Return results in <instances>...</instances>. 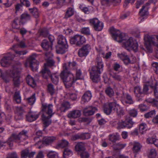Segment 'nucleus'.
<instances>
[{"label": "nucleus", "instance_id": "nucleus-27", "mask_svg": "<svg viewBox=\"0 0 158 158\" xmlns=\"http://www.w3.org/2000/svg\"><path fill=\"white\" fill-rule=\"evenodd\" d=\"M118 56L126 65L128 64L129 57L126 53L123 52L121 54H118Z\"/></svg>", "mask_w": 158, "mask_h": 158}, {"label": "nucleus", "instance_id": "nucleus-47", "mask_svg": "<svg viewBox=\"0 0 158 158\" xmlns=\"http://www.w3.org/2000/svg\"><path fill=\"white\" fill-rule=\"evenodd\" d=\"M110 75L115 80L117 81H120L122 79V77L118 73H110Z\"/></svg>", "mask_w": 158, "mask_h": 158}, {"label": "nucleus", "instance_id": "nucleus-52", "mask_svg": "<svg viewBox=\"0 0 158 158\" xmlns=\"http://www.w3.org/2000/svg\"><path fill=\"white\" fill-rule=\"evenodd\" d=\"M116 145L117 147H115V146L114 145L113 146V148L114 150H118L125 147L126 146V144H122L121 143H117Z\"/></svg>", "mask_w": 158, "mask_h": 158}, {"label": "nucleus", "instance_id": "nucleus-2", "mask_svg": "<svg viewBox=\"0 0 158 158\" xmlns=\"http://www.w3.org/2000/svg\"><path fill=\"white\" fill-rule=\"evenodd\" d=\"M5 75H8L6 77H4L3 79L6 82H8L10 78L13 79V83L16 87H18L20 84L19 74L17 65L13 67L11 70L8 71Z\"/></svg>", "mask_w": 158, "mask_h": 158}, {"label": "nucleus", "instance_id": "nucleus-35", "mask_svg": "<svg viewBox=\"0 0 158 158\" xmlns=\"http://www.w3.org/2000/svg\"><path fill=\"white\" fill-rule=\"evenodd\" d=\"M74 10L72 7L68 8L65 13L64 18L67 19L73 15Z\"/></svg>", "mask_w": 158, "mask_h": 158}, {"label": "nucleus", "instance_id": "nucleus-61", "mask_svg": "<svg viewBox=\"0 0 158 158\" xmlns=\"http://www.w3.org/2000/svg\"><path fill=\"white\" fill-rule=\"evenodd\" d=\"M81 139H88L90 138V135L88 133H82L80 134Z\"/></svg>", "mask_w": 158, "mask_h": 158}, {"label": "nucleus", "instance_id": "nucleus-60", "mask_svg": "<svg viewBox=\"0 0 158 158\" xmlns=\"http://www.w3.org/2000/svg\"><path fill=\"white\" fill-rule=\"evenodd\" d=\"M139 108L141 111H144L148 110L149 108L148 106L143 104H140Z\"/></svg>", "mask_w": 158, "mask_h": 158}, {"label": "nucleus", "instance_id": "nucleus-53", "mask_svg": "<svg viewBox=\"0 0 158 158\" xmlns=\"http://www.w3.org/2000/svg\"><path fill=\"white\" fill-rule=\"evenodd\" d=\"M146 124L144 123H142L140 125L139 127V130L141 134H144V133L146 130Z\"/></svg>", "mask_w": 158, "mask_h": 158}, {"label": "nucleus", "instance_id": "nucleus-48", "mask_svg": "<svg viewBox=\"0 0 158 158\" xmlns=\"http://www.w3.org/2000/svg\"><path fill=\"white\" fill-rule=\"evenodd\" d=\"M24 112L23 108L21 106L17 107L16 108V113L17 115L22 116Z\"/></svg>", "mask_w": 158, "mask_h": 158}, {"label": "nucleus", "instance_id": "nucleus-14", "mask_svg": "<svg viewBox=\"0 0 158 158\" xmlns=\"http://www.w3.org/2000/svg\"><path fill=\"white\" fill-rule=\"evenodd\" d=\"M89 22L96 31H101L103 28V23L96 18L90 19Z\"/></svg>", "mask_w": 158, "mask_h": 158}, {"label": "nucleus", "instance_id": "nucleus-40", "mask_svg": "<svg viewBox=\"0 0 158 158\" xmlns=\"http://www.w3.org/2000/svg\"><path fill=\"white\" fill-rule=\"evenodd\" d=\"M76 79L82 80L84 79V77L82 74V72L80 69H77L76 71Z\"/></svg>", "mask_w": 158, "mask_h": 158}, {"label": "nucleus", "instance_id": "nucleus-11", "mask_svg": "<svg viewBox=\"0 0 158 158\" xmlns=\"http://www.w3.org/2000/svg\"><path fill=\"white\" fill-rule=\"evenodd\" d=\"M86 42L85 38L82 36L77 35L70 40V43L71 44H75L77 46H80Z\"/></svg>", "mask_w": 158, "mask_h": 158}, {"label": "nucleus", "instance_id": "nucleus-1", "mask_svg": "<svg viewBox=\"0 0 158 158\" xmlns=\"http://www.w3.org/2000/svg\"><path fill=\"white\" fill-rule=\"evenodd\" d=\"M103 64L101 60L97 61V65L92 68L90 73V77L94 82L98 83L100 82V75L103 70Z\"/></svg>", "mask_w": 158, "mask_h": 158}, {"label": "nucleus", "instance_id": "nucleus-49", "mask_svg": "<svg viewBox=\"0 0 158 158\" xmlns=\"http://www.w3.org/2000/svg\"><path fill=\"white\" fill-rule=\"evenodd\" d=\"M81 33L85 35H89L90 34V31L89 27H84L81 30Z\"/></svg>", "mask_w": 158, "mask_h": 158}, {"label": "nucleus", "instance_id": "nucleus-28", "mask_svg": "<svg viewBox=\"0 0 158 158\" xmlns=\"http://www.w3.org/2000/svg\"><path fill=\"white\" fill-rule=\"evenodd\" d=\"M150 5V3L147 2L141 9L139 12L140 15L142 16H143L148 14V6Z\"/></svg>", "mask_w": 158, "mask_h": 158}, {"label": "nucleus", "instance_id": "nucleus-7", "mask_svg": "<svg viewBox=\"0 0 158 158\" xmlns=\"http://www.w3.org/2000/svg\"><path fill=\"white\" fill-rule=\"evenodd\" d=\"M110 31L114 40L118 42H122L123 43L126 37L124 33H121L119 30L115 29L113 27L110 28Z\"/></svg>", "mask_w": 158, "mask_h": 158}, {"label": "nucleus", "instance_id": "nucleus-3", "mask_svg": "<svg viewBox=\"0 0 158 158\" xmlns=\"http://www.w3.org/2000/svg\"><path fill=\"white\" fill-rule=\"evenodd\" d=\"M58 45L56 47L58 53L63 54L68 51V45L66 38L62 35H59L57 38Z\"/></svg>", "mask_w": 158, "mask_h": 158}, {"label": "nucleus", "instance_id": "nucleus-23", "mask_svg": "<svg viewBox=\"0 0 158 158\" xmlns=\"http://www.w3.org/2000/svg\"><path fill=\"white\" fill-rule=\"evenodd\" d=\"M92 94L90 91H86L82 97L81 102L84 104L88 102L92 97Z\"/></svg>", "mask_w": 158, "mask_h": 158}, {"label": "nucleus", "instance_id": "nucleus-33", "mask_svg": "<svg viewBox=\"0 0 158 158\" xmlns=\"http://www.w3.org/2000/svg\"><path fill=\"white\" fill-rule=\"evenodd\" d=\"M56 138L54 136L46 137L44 138L43 143L49 144L52 143L56 140Z\"/></svg>", "mask_w": 158, "mask_h": 158}, {"label": "nucleus", "instance_id": "nucleus-22", "mask_svg": "<svg viewBox=\"0 0 158 158\" xmlns=\"http://www.w3.org/2000/svg\"><path fill=\"white\" fill-rule=\"evenodd\" d=\"M121 0H101V3L102 6H107L111 4L114 5L119 3Z\"/></svg>", "mask_w": 158, "mask_h": 158}, {"label": "nucleus", "instance_id": "nucleus-26", "mask_svg": "<svg viewBox=\"0 0 158 158\" xmlns=\"http://www.w3.org/2000/svg\"><path fill=\"white\" fill-rule=\"evenodd\" d=\"M27 84L33 88L36 86V83L34 79L30 75H28L26 78Z\"/></svg>", "mask_w": 158, "mask_h": 158}, {"label": "nucleus", "instance_id": "nucleus-56", "mask_svg": "<svg viewBox=\"0 0 158 158\" xmlns=\"http://www.w3.org/2000/svg\"><path fill=\"white\" fill-rule=\"evenodd\" d=\"M48 90L49 93L51 95H53L54 93V89L53 85L51 84H49L48 86Z\"/></svg>", "mask_w": 158, "mask_h": 158}, {"label": "nucleus", "instance_id": "nucleus-64", "mask_svg": "<svg viewBox=\"0 0 158 158\" xmlns=\"http://www.w3.org/2000/svg\"><path fill=\"white\" fill-rule=\"evenodd\" d=\"M7 158H18V156L16 152H13L9 153L7 156Z\"/></svg>", "mask_w": 158, "mask_h": 158}, {"label": "nucleus", "instance_id": "nucleus-59", "mask_svg": "<svg viewBox=\"0 0 158 158\" xmlns=\"http://www.w3.org/2000/svg\"><path fill=\"white\" fill-rule=\"evenodd\" d=\"M55 62L54 61L52 60H49L47 61V63L44 64V68L43 69H44L45 67H46V68L48 69L47 68V66H52L54 64Z\"/></svg>", "mask_w": 158, "mask_h": 158}, {"label": "nucleus", "instance_id": "nucleus-5", "mask_svg": "<svg viewBox=\"0 0 158 158\" xmlns=\"http://www.w3.org/2000/svg\"><path fill=\"white\" fill-rule=\"evenodd\" d=\"M123 46L127 50L130 51L133 50L135 52L138 51V44L137 41L132 37L128 39L126 37L123 41Z\"/></svg>", "mask_w": 158, "mask_h": 158}, {"label": "nucleus", "instance_id": "nucleus-20", "mask_svg": "<svg viewBox=\"0 0 158 158\" xmlns=\"http://www.w3.org/2000/svg\"><path fill=\"white\" fill-rule=\"evenodd\" d=\"M39 116V114L36 112H30L26 115L27 120L31 122L36 120Z\"/></svg>", "mask_w": 158, "mask_h": 158}, {"label": "nucleus", "instance_id": "nucleus-13", "mask_svg": "<svg viewBox=\"0 0 158 158\" xmlns=\"http://www.w3.org/2000/svg\"><path fill=\"white\" fill-rule=\"evenodd\" d=\"M76 63L75 62H68L63 64V70L60 74H65L71 73L70 71L76 68Z\"/></svg>", "mask_w": 158, "mask_h": 158}, {"label": "nucleus", "instance_id": "nucleus-25", "mask_svg": "<svg viewBox=\"0 0 158 158\" xmlns=\"http://www.w3.org/2000/svg\"><path fill=\"white\" fill-rule=\"evenodd\" d=\"M134 92L135 96L138 98V101L142 100V98L141 97V95L143 94L142 92L141 91V88L139 86H135L134 88Z\"/></svg>", "mask_w": 158, "mask_h": 158}, {"label": "nucleus", "instance_id": "nucleus-15", "mask_svg": "<svg viewBox=\"0 0 158 158\" xmlns=\"http://www.w3.org/2000/svg\"><path fill=\"white\" fill-rule=\"evenodd\" d=\"M90 45L88 44L84 45L78 51V55L80 57L86 56L90 51Z\"/></svg>", "mask_w": 158, "mask_h": 158}, {"label": "nucleus", "instance_id": "nucleus-6", "mask_svg": "<svg viewBox=\"0 0 158 158\" xmlns=\"http://www.w3.org/2000/svg\"><path fill=\"white\" fill-rule=\"evenodd\" d=\"M60 77L62 80L65 87L69 88L76 81L74 75L72 73L60 74Z\"/></svg>", "mask_w": 158, "mask_h": 158}, {"label": "nucleus", "instance_id": "nucleus-46", "mask_svg": "<svg viewBox=\"0 0 158 158\" xmlns=\"http://www.w3.org/2000/svg\"><path fill=\"white\" fill-rule=\"evenodd\" d=\"M35 94H34L30 98L27 99L28 102L30 105H32L35 101Z\"/></svg>", "mask_w": 158, "mask_h": 158}, {"label": "nucleus", "instance_id": "nucleus-10", "mask_svg": "<svg viewBox=\"0 0 158 158\" xmlns=\"http://www.w3.org/2000/svg\"><path fill=\"white\" fill-rule=\"evenodd\" d=\"M27 131L23 130L20 132L18 135L13 134L11 138L16 142H21L27 139L28 138Z\"/></svg>", "mask_w": 158, "mask_h": 158}, {"label": "nucleus", "instance_id": "nucleus-42", "mask_svg": "<svg viewBox=\"0 0 158 158\" xmlns=\"http://www.w3.org/2000/svg\"><path fill=\"white\" fill-rule=\"evenodd\" d=\"M134 123L132 121V119H129L125 121V127L128 128H131L134 124Z\"/></svg>", "mask_w": 158, "mask_h": 158}, {"label": "nucleus", "instance_id": "nucleus-17", "mask_svg": "<svg viewBox=\"0 0 158 158\" xmlns=\"http://www.w3.org/2000/svg\"><path fill=\"white\" fill-rule=\"evenodd\" d=\"M119 105L117 104L116 101L109 103V108H104V110L105 113L107 114H109L113 110H116L118 106Z\"/></svg>", "mask_w": 158, "mask_h": 158}, {"label": "nucleus", "instance_id": "nucleus-29", "mask_svg": "<svg viewBox=\"0 0 158 158\" xmlns=\"http://www.w3.org/2000/svg\"><path fill=\"white\" fill-rule=\"evenodd\" d=\"M132 143L133 146V150L134 152L137 153L140 151L142 146L139 142L135 141Z\"/></svg>", "mask_w": 158, "mask_h": 158}, {"label": "nucleus", "instance_id": "nucleus-12", "mask_svg": "<svg viewBox=\"0 0 158 158\" xmlns=\"http://www.w3.org/2000/svg\"><path fill=\"white\" fill-rule=\"evenodd\" d=\"M36 57V54H33L28 59L30 67L33 71L37 70L39 64V62L35 59Z\"/></svg>", "mask_w": 158, "mask_h": 158}, {"label": "nucleus", "instance_id": "nucleus-32", "mask_svg": "<svg viewBox=\"0 0 158 158\" xmlns=\"http://www.w3.org/2000/svg\"><path fill=\"white\" fill-rule=\"evenodd\" d=\"M49 116H46L44 114L42 115V120L44 126L46 127H48L51 123V121L50 119Z\"/></svg>", "mask_w": 158, "mask_h": 158}, {"label": "nucleus", "instance_id": "nucleus-39", "mask_svg": "<svg viewBox=\"0 0 158 158\" xmlns=\"http://www.w3.org/2000/svg\"><path fill=\"white\" fill-rule=\"evenodd\" d=\"M29 10L35 18H37L39 17V13L37 8L34 7L33 8H29Z\"/></svg>", "mask_w": 158, "mask_h": 158}, {"label": "nucleus", "instance_id": "nucleus-9", "mask_svg": "<svg viewBox=\"0 0 158 158\" xmlns=\"http://www.w3.org/2000/svg\"><path fill=\"white\" fill-rule=\"evenodd\" d=\"M15 56L9 53L5 56L1 60L0 63L2 66L3 67L9 66L11 61L14 59Z\"/></svg>", "mask_w": 158, "mask_h": 158}, {"label": "nucleus", "instance_id": "nucleus-4", "mask_svg": "<svg viewBox=\"0 0 158 158\" xmlns=\"http://www.w3.org/2000/svg\"><path fill=\"white\" fill-rule=\"evenodd\" d=\"M144 39L146 48L149 52H152V45L158 46V35L152 36L147 35L145 36Z\"/></svg>", "mask_w": 158, "mask_h": 158}, {"label": "nucleus", "instance_id": "nucleus-50", "mask_svg": "<svg viewBox=\"0 0 158 158\" xmlns=\"http://www.w3.org/2000/svg\"><path fill=\"white\" fill-rule=\"evenodd\" d=\"M105 92L110 97H112L114 94L113 90L110 87L107 88L105 90Z\"/></svg>", "mask_w": 158, "mask_h": 158}, {"label": "nucleus", "instance_id": "nucleus-21", "mask_svg": "<svg viewBox=\"0 0 158 158\" xmlns=\"http://www.w3.org/2000/svg\"><path fill=\"white\" fill-rule=\"evenodd\" d=\"M148 84L150 87L154 90V94L155 97L158 99V91L156 89L157 82L155 80H151L148 82Z\"/></svg>", "mask_w": 158, "mask_h": 158}, {"label": "nucleus", "instance_id": "nucleus-43", "mask_svg": "<svg viewBox=\"0 0 158 158\" xmlns=\"http://www.w3.org/2000/svg\"><path fill=\"white\" fill-rule=\"evenodd\" d=\"M69 144L68 142L66 140H62L58 144V146L60 148H64L67 147Z\"/></svg>", "mask_w": 158, "mask_h": 158}, {"label": "nucleus", "instance_id": "nucleus-62", "mask_svg": "<svg viewBox=\"0 0 158 158\" xmlns=\"http://www.w3.org/2000/svg\"><path fill=\"white\" fill-rule=\"evenodd\" d=\"M80 155L81 158H89V153L85 150L81 152Z\"/></svg>", "mask_w": 158, "mask_h": 158}, {"label": "nucleus", "instance_id": "nucleus-8", "mask_svg": "<svg viewBox=\"0 0 158 158\" xmlns=\"http://www.w3.org/2000/svg\"><path fill=\"white\" fill-rule=\"evenodd\" d=\"M40 73H41L43 77L45 79H47L48 77L51 78L53 82L57 84L59 81V77L58 76L55 75H52L51 72L45 66L44 69H42Z\"/></svg>", "mask_w": 158, "mask_h": 158}, {"label": "nucleus", "instance_id": "nucleus-34", "mask_svg": "<svg viewBox=\"0 0 158 158\" xmlns=\"http://www.w3.org/2000/svg\"><path fill=\"white\" fill-rule=\"evenodd\" d=\"M108 137L109 140L113 143L119 139V135L117 134H110Z\"/></svg>", "mask_w": 158, "mask_h": 158}, {"label": "nucleus", "instance_id": "nucleus-63", "mask_svg": "<svg viewBox=\"0 0 158 158\" xmlns=\"http://www.w3.org/2000/svg\"><path fill=\"white\" fill-rule=\"evenodd\" d=\"M80 8L85 14H88L89 13V11L88 7H84L83 5H80Z\"/></svg>", "mask_w": 158, "mask_h": 158}, {"label": "nucleus", "instance_id": "nucleus-58", "mask_svg": "<svg viewBox=\"0 0 158 158\" xmlns=\"http://www.w3.org/2000/svg\"><path fill=\"white\" fill-rule=\"evenodd\" d=\"M13 28L15 29H18L20 28V24L18 23V19H15L12 23Z\"/></svg>", "mask_w": 158, "mask_h": 158}, {"label": "nucleus", "instance_id": "nucleus-51", "mask_svg": "<svg viewBox=\"0 0 158 158\" xmlns=\"http://www.w3.org/2000/svg\"><path fill=\"white\" fill-rule=\"evenodd\" d=\"M129 114L130 116L135 117L138 114L137 110L135 109H132L129 111Z\"/></svg>", "mask_w": 158, "mask_h": 158}, {"label": "nucleus", "instance_id": "nucleus-57", "mask_svg": "<svg viewBox=\"0 0 158 158\" xmlns=\"http://www.w3.org/2000/svg\"><path fill=\"white\" fill-rule=\"evenodd\" d=\"M156 114V111L155 110L151 111L150 112H148L144 115V117L146 118H148L151 117Z\"/></svg>", "mask_w": 158, "mask_h": 158}, {"label": "nucleus", "instance_id": "nucleus-30", "mask_svg": "<svg viewBox=\"0 0 158 158\" xmlns=\"http://www.w3.org/2000/svg\"><path fill=\"white\" fill-rule=\"evenodd\" d=\"M157 154L156 151L154 148L149 149L147 152V156L149 158H155Z\"/></svg>", "mask_w": 158, "mask_h": 158}, {"label": "nucleus", "instance_id": "nucleus-55", "mask_svg": "<svg viewBox=\"0 0 158 158\" xmlns=\"http://www.w3.org/2000/svg\"><path fill=\"white\" fill-rule=\"evenodd\" d=\"M118 126L117 128L118 129L123 128L125 127V121L122 120L119 121L117 123Z\"/></svg>", "mask_w": 158, "mask_h": 158}, {"label": "nucleus", "instance_id": "nucleus-54", "mask_svg": "<svg viewBox=\"0 0 158 158\" xmlns=\"http://www.w3.org/2000/svg\"><path fill=\"white\" fill-rule=\"evenodd\" d=\"M27 153H28V148H27L22 150L21 153V157L22 158H27Z\"/></svg>", "mask_w": 158, "mask_h": 158}, {"label": "nucleus", "instance_id": "nucleus-44", "mask_svg": "<svg viewBox=\"0 0 158 158\" xmlns=\"http://www.w3.org/2000/svg\"><path fill=\"white\" fill-rule=\"evenodd\" d=\"M73 153L72 151L69 149L68 148H65L63 152V157L66 158L69 156L72 155Z\"/></svg>", "mask_w": 158, "mask_h": 158}, {"label": "nucleus", "instance_id": "nucleus-45", "mask_svg": "<svg viewBox=\"0 0 158 158\" xmlns=\"http://www.w3.org/2000/svg\"><path fill=\"white\" fill-rule=\"evenodd\" d=\"M115 110L116 111L117 114L118 116H121L124 115V111L123 108L119 106H118Z\"/></svg>", "mask_w": 158, "mask_h": 158}, {"label": "nucleus", "instance_id": "nucleus-41", "mask_svg": "<svg viewBox=\"0 0 158 158\" xmlns=\"http://www.w3.org/2000/svg\"><path fill=\"white\" fill-rule=\"evenodd\" d=\"M14 100L17 103H20L21 102V98L20 95V92L19 91H16L14 95Z\"/></svg>", "mask_w": 158, "mask_h": 158}, {"label": "nucleus", "instance_id": "nucleus-37", "mask_svg": "<svg viewBox=\"0 0 158 158\" xmlns=\"http://www.w3.org/2000/svg\"><path fill=\"white\" fill-rule=\"evenodd\" d=\"M75 149L76 151L82 152L85 150V144L82 142H79L78 143L75 147Z\"/></svg>", "mask_w": 158, "mask_h": 158}, {"label": "nucleus", "instance_id": "nucleus-24", "mask_svg": "<svg viewBox=\"0 0 158 158\" xmlns=\"http://www.w3.org/2000/svg\"><path fill=\"white\" fill-rule=\"evenodd\" d=\"M52 44L49 43L47 40H44L41 44V46L44 49L45 51H48L52 49Z\"/></svg>", "mask_w": 158, "mask_h": 158}, {"label": "nucleus", "instance_id": "nucleus-31", "mask_svg": "<svg viewBox=\"0 0 158 158\" xmlns=\"http://www.w3.org/2000/svg\"><path fill=\"white\" fill-rule=\"evenodd\" d=\"M126 97L125 99H123L122 98V102L123 104L128 103L129 104H132L133 103L132 98L131 96L128 94H126L125 95Z\"/></svg>", "mask_w": 158, "mask_h": 158}, {"label": "nucleus", "instance_id": "nucleus-38", "mask_svg": "<svg viewBox=\"0 0 158 158\" xmlns=\"http://www.w3.org/2000/svg\"><path fill=\"white\" fill-rule=\"evenodd\" d=\"M20 19L22 22H26L30 20L31 16L27 13H24L21 15Z\"/></svg>", "mask_w": 158, "mask_h": 158}, {"label": "nucleus", "instance_id": "nucleus-19", "mask_svg": "<svg viewBox=\"0 0 158 158\" xmlns=\"http://www.w3.org/2000/svg\"><path fill=\"white\" fill-rule=\"evenodd\" d=\"M81 115L80 110H74L70 111L68 114L67 117L70 118H76L80 117Z\"/></svg>", "mask_w": 158, "mask_h": 158}, {"label": "nucleus", "instance_id": "nucleus-16", "mask_svg": "<svg viewBox=\"0 0 158 158\" xmlns=\"http://www.w3.org/2000/svg\"><path fill=\"white\" fill-rule=\"evenodd\" d=\"M53 105L52 104H44L42 105V110L44 112L43 114H47L51 118L54 114L53 112Z\"/></svg>", "mask_w": 158, "mask_h": 158}, {"label": "nucleus", "instance_id": "nucleus-18", "mask_svg": "<svg viewBox=\"0 0 158 158\" xmlns=\"http://www.w3.org/2000/svg\"><path fill=\"white\" fill-rule=\"evenodd\" d=\"M97 110V109L95 107L89 106L84 109L83 113L85 115H91Z\"/></svg>", "mask_w": 158, "mask_h": 158}, {"label": "nucleus", "instance_id": "nucleus-36", "mask_svg": "<svg viewBox=\"0 0 158 158\" xmlns=\"http://www.w3.org/2000/svg\"><path fill=\"white\" fill-rule=\"evenodd\" d=\"M70 105L69 102H64L61 104V106L60 108L61 112H64L70 107Z\"/></svg>", "mask_w": 158, "mask_h": 158}]
</instances>
